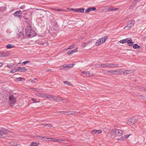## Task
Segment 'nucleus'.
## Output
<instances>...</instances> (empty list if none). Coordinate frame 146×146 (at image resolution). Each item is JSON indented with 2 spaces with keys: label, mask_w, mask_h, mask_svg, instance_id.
Masks as SVG:
<instances>
[{
  "label": "nucleus",
  "mask_w": 146,
  "mask_h": 146,
  "mask_svg": "<svg viewBox=\"0 0 146 146\" xmlns=\"http://www.w3.org/2000/svg\"><path fill=\"white\" fill-rule=\"evenodd\" d=\"M26 35L30 38L33 37L35 35V32L31 29L30 25L27 26L25 29Z\"/></svg>",
  "instance_id": "1"
},
{
  "label": "nucleus",
  "mask_w": 146,
  "mask_h": 146,
  "mask_svg": "<svg viewBox=\"0 0 146 146\" xmlns=\"http://www.w3.org/2000/svg\"><path fill=\"white\" fill-rule=\"evenodd\" d=\"M135 23V21L133 20L129 21L127 23V26L125 27L124 29H125L126 28H128L127 29L128 30L132 26H133Z\"/></svg>",
  "instance_id": "2"
},
{
  "label": "nucleus",
  "mask_w": 146,
  "mask_h": 146,
  "mask_svg": "<svg viewBox=\"0 0 146 146\" xmlns=\"http://www.w3.org/2000/svg\"><path fill=\"white\" fill-rule=\"evenodd\" d=\"M136 122L135 118L132 117L129 119L127 121V124L129 125H131L134 124Z\"/></svg>",
  "instance_id": "3"
},
{
  "label": "nucleus",
  "mask_w": 146,
  "mask_h": 146,
  "mask_svg": "<svg viewBox=\"0 0 146 146\" xmlns=\"http://www.w3.org/2000/svg\"><path fill=\"white\" fill-rule=\"evenodd\" d=\"M9 103L10 104H14L15 103L16 101V98H15L13 95H11L10 96L9 98Z\"/></svg>",
  "instance_id": "4"
},
{
  "label": "nucleus",
  "mask_w": 146,
  "mask_h": 146,
  "mask_svg": "<svg viewBox=\"0 0 146 146\" xmlns=\"http://www.w3.org/2000/svg\"><path fill=\"white\" fill-rule=\"evenodd\" d=\"M22 14V11H21L19 10L16 11L13 14V15L15 17L20 18L21 17V15Z\"/></svg>",
  "instance_id": "5"
},
{
  "label": "nucleus",
  "mask_w": 146,
  "mask_h": 146,
  "mask_svg": "<svg viewBox=\"0 0 146 146\" xmlns=\"http://www.w3.org/2000/svg\"><path fill=\"white\" fill-rule=\"evenodd\" d=\"M62 114L64 113L65 115H74L75 113L73 111H61L60 112Z\"/></svg>",
  "instance_id": "6"
},
{
  "label": "nucleus",
  "mask_w": 146,
  "mask_h": 146,
  "mask_svg": "<svg viewBox=\"0 0 146 146\" xmlns=\"http://www.w3.org/2000/svg\"><path fill=\"white\" fill-rule=\"evenodd\" d=\"M102 132V131L100 130H96L94 129L91 131L93 135L95 134H99L101 133Z\"/></svg>",
  "instance_id": "7"
},
{
  "label": "nucleus",
  "mask_w": 146,
  "mask_h": 146,
  "mask_svg": "<svg viewBox=\"0 0 146 146\" xmlns=\"http://www.w3.org/2000/svg\"><path fill=\"white\" fill-rule=\"evenodd\" d=\"M52 100L56 102H59L61 100L62 101V102H64V101L61 98H59L58 97L55 96L53 95V97L52 98Z\"/></svg>",
  "instance_id": "8"
},
{
  "label": "nucleus",
  "mask_w": 146,
  "mask_h": 146,
  "mask_svg": "<svg viewBox=\"0 0 146 146\" xmlns=\"http://www.w3.org/2000/svg\"><path fill=\"white\" fill-rule=\"evenodd\" d=\"M96 8L95 7H91L87 8L85 11L86 13H88L90 11H95L96 10Z\"/></svg>",
  "instance_id": "9"
},
{
  "label": "nucleus",
  "mask_w": 146,
  "mask_h": 146,
  "mask_svg": "<svg viewBox=\"0 0 146 146\" xmlns=\"http://www.w3.org/2000/svg\"><path fill=\"white\" fill-rule=\"evenodd\" d=\"M27 70V69L25 67H19L18 68V71H19L21 72H24L26 71Z\"/></svg>",
  "instance_id": "10"
},
{
  "label": "nucleus",
  "mask_w": 146,
  "mask_h": 146,
  "mask_svg": "<svg viewBox=\"0 0 146 146\" xmlns=\"http://www.w3.org/2000/svg\"><path fill=\"white\" fill-rule=\"evenodd\" d=\"M68 65L64 64L61 66L60 68L61 70H66L69 69L68 67Z\"/></svg>",
  "instance_id": "11"
},
{
  "label": "nucleus",
  "mask_w": 146,
  "mask_h": 146,
  "mask_svg": "<svg viewBox=\"0 0 146 146\" xmlns=\"http://www.w3.org/2000/svg\"><path fill=\"white\" fill-rule=\"evenodd\" d=\"M123 134V131L121 130H116L115 135L118 136H120Z\"/></svg>",
  "instance_id": "12"
},
{
  "label": "nucleus",
  "mask_w": 146,
  "mask_h": 146,
  "mask_svg": "<svg viewBox=\"0 0 146 146\" xmlns=\"http://www.w3.org/2000/svg\"><path fill=\"white\" fill-rule=\"evenodd\" d=\"M129 40V38H126L125 39H123L122 40H121L119 41V42L120 43L124 44L125 43H127L128 41Z\"/></svg>",
  "instance_id": "13"
},
{
  "label": "nucleus",
  "mask_w": 146,
  "mask_h": 146,
  "mask_svg": "<svg viewBox=\"0 0 146 146\" xmlns=\"http://www.w3.org/2000/svg\"><path fill=\"white\" fill-rule=\"evenodd\" d=\"M110 63H107L105 64H102L101 65L102 66V67L104 68H110Z\"/></svg>",
  "instance_id": "14"
},
{
  "label": "nucleus",
  "mask_w": 146,
  "mask_h": 146,
  "mask_svg": "<svg viewBox=\"0 0 146 146\" xmlns=\"http://www.w3.org/2000/svg\"><path fill=\"white\" fill-rule=\"evenodd\" d=\"M1 129H2L1 131L3 132V134H5L6 133H8L9 131L8 130H7V129H5L4 128L2 127L1 128Z\"/></svg>",
  "instance_id": "15"
},
{
  "label": "nucleus",
  "mask_w": 146,
  "mask_h": 146,
  "mask_svg": "<svg viewBox=\"0 0 146 146\" xmlns=\"http://www.w3.org/2000/svg\"><path fill=\"white\" fill-rule=\"evenodd\" d=\"M133 43L134 42H132L131 39V38H129V40L127 42L128 45L129 46H132Z\"/></svg>",
  "instance_id": "16"
},
{
  "label": "nucleus",
  "mask_w": 146,
  "mask_h": 146,
  "mask_svg": "<svg viewBox=\"0 0 146 146\" xmlns=\"http://www.w3.org/2000/svg\"><path fill=\"white\" fill-rule=\"evenodd\" d=\"M110 68L117 67L118 66V65L110 63Z\"/></svg>",
  "instance_id": "17"
},
{
  "label": "nucleus",
  "mask_w": 146,
  "mask_h": 146,
  "mask_svg": "<svg viewBox=\"0 0 146 146\" xmlns=\"http://www.w3.org/2000/svg\"><path fill=\"white\" fill-rule=\"evenodd\" d=\"M107 38V37L106 36L103 38H101L100 39L101 40V41L102 42V43H103L105 42Z\"/></svg>",
  "instance_id": "18"
},
{
  "label": "nucleus",
  "mask_w": 146,
  "mask_h": 146,
  "mask_svg": "<svg viewBox=\"0 0 146 146\" xmlns=\"http://www.w3.org/2000/svg\"><path fill=\"white\" fill-rule=\"evenodd\" d=\"M45 97L44 98L50 99L51 98H52L53 97V95H52L48 94H45Z\"/></svg>",
  "instance_id": "19"
},
{
  "label": "nucleus",
  "mask_w": 146,
  "mask_h": 146,
  "mask_svg": "<svg viewBox=\"0 0 146 146\" xmlns=\"http://www.w3.org/2000/svg\"><path fill=\"white\" fill-rule=\"evenodd\" d=\"M102 43V42L101 41V40L100 39H98L96 42V45L97 46H98L100 45Z\"/></svg>",
  "instance_id": "20"
},
{
  "label": "nucleus",
  "mask_w": 146,
  "mask_h": 146,
  "mask_svg": "<svg viewBox=\"0 0 146 146\" xmlns=\"http://www.w3.org/2000/svg\"><path fill=\"white\" fill-rule=\"evenodd\" d=\"M85 10L84 8H77V12H79L81 13H83Z\"/></svg>",
  "instance_id": "21"
},
{
  "label": "nucleus",
  "mask_w": 146,
  "mask_h": 146,
  "mask_svg": "<svg viewBox=\"0 0 146 146\" xmlns=\"http://www.w3.org/2000/svg\"><path fill=\"white\" fill-rule=\"evenodd\" d=\"M39 144V143L36 142H32L31 143L30 146H37Z\"/></svg>",
  "instance_id": "22"
},
{
  "label": "nucleus",
  "mask_w": 146,
  "mask_h": 146,
  "mask_svg": "<svg viewBox=\"0 0 146 146\" xmlns=\"http://www.w3.org/2000/svg\"><path fill=\"white\" fill-rule=\"evenodd\" d=\"M140 46L138 45L137 44H133V48L134 49H137V48H140Z\"/></svg>",
  "instance_id": "23"
},
{
  "label": "nucleus",
  "mask_w": 146,
  "mask_h": 146,
  "mask_svg": "<svg viewBox=\"0 0 146 146\" xmlns=\"http://www.w3.org/2000/svg\"><path fill=\"white\" fill-rule=\"evenodd\" d=\"M32 100L33 101V103H36L39 102H40L39 100H37L36 99L32 98H31Z\"/></svg>",
  "instance_id": "24"
},
{
  "label": "nucleus",
  "mask_w": 146,
  "mask_h": 146,
  "mask_svg": "<svg viewBox=\"0 0 146 146\" xmlns=\"http://www.w3.org/2000/svg\"><path fill=\"white\" fill-rule=\"evenodd\" d=\"M14 46L13 45H11L10 44H8L6 46V47L7 48H13Z\"/></svg>",
  "instance_id": "25"
},
{
  "label": "nucleus",
  "mask_w": 146,
  "mask_h": 146,
  "mask_svg": "<svg viewBox=\"0 0 146 146\" xmlns=\"http://www.w3.org/2000/svg\"><path fill=\"white\" fill-rule=\"evenodd\" d=\"M82 73L85 74L86 76H90V73L89 72H86V71H82Z\"/></svg>",
  "instance_id": "26"
},
{
  "label": "nucleus",
  "mask_w": 146,
  "mask_h": 146,
  "mask_svg": "<svg viewBox=\"0 0 146 146\" xmlns=\"http://www.w3.org/2000/svg\"><path fill=\"white\" fill-rule=\"evenodd\" d=\"M32 90H33L34 91H36L39 92H41V90H40V89H38V88H32Z\"/></svg>",
  "instance_id": "27"
},
{
  "label": "nucleus",
  "mask_w": 146,
  "mask_h": 146,
  "mask_svg": "<svg viewBox=\"0 0 146 146\" xmlns=\"http://www.w3.org/2000/svg\"><path fill=\"white\" fill-rule=\"evenodd\" d=\"M118 8H109V11H115V10H118Z\"/></svg>",
  "instance_id": "28"
},
{
  "label": "nucleus",
  "mask_w": 146,
  "mask_h": 146,
  "mask_svg": "<svg viewBox=\"0 0 146 146\" xmlns=\"http://www.w3.org/2000/svg\"><path fill=\"white\" fill-rule=\"evenodd\" d=\"M17 81H23L25 80L24 78H22L19 77L17 78Z\"/></svg>",
  "instance_id": "29"
},
{
  "label": "nucleus",
  "mask_w": 146,
  "mask_h": 146,
  "mask_svg": "<svg viewBox=\"0 0 146 146\" xmlns=\"http://www.w3.org/2000/svg\"><path fill=\"white\" fill-rule=\"evenodd\" d=\"M18 68H16L15 69H12L10 71V72L11 73H14L16 72H18Z\"/></svg>",
  "instance_id": "30"
},
{
  "label": "nucleus",
  "mask_w": 146,
  "mask_h": 146,
  "mask_svg": "<svg viewBox=\"0 0 146 146\" xmlns=\"http://www.w3.org/2000/svg\"><path fill=\"white\" fill-rule=\"evenodd\" d=\"M74 52V51H73V50H72L71 51H69L67 53V54L68 55H70L71 54H72Z\"/></svg>",
  "instance_id": "31"
},
{
  "label": "nucleus",
  "mask_w": 146,
  "mask_h": 146,
  "mask_svg": "<svg viewBox=\"0 0 146 146\" xmlns=\"http://www.w3.org/2000/svg\"><path fill=\"white\" fill-rule=\"evenodd\" d=\"M46 127H52V125H51L49 123H47L45 124V126Z\"/></svg>",
  "instance_id": "32"
},
{
  "label": "nucleus",
  "mask_w": 146,
  "mask_h": 146,
  "mask_svg": "<svg viewBox=\"0 0 146 146\" xmlns=\"http://www.w3.org/2000/svg\"><path fill=\"white\" fill-rule=\"evenodd\" d=\"M116 133V129H113L111 131V135H113L114 134Z\"/></svg>",
  "instance_id": "33"
},
{
  "label": "nucleus",
  "mask_w": 146,
  "mask_h": 146,
  "mask_svg": "<svg viewBox=\"0 0 146 146\" xmlns=\"http://www.w3.org/2000/svg\"><path fill=\"white\" fill-rule=\"evenodd\" d=\"M5 56L4 54V52H0V57H4Z\"/></svg>",
  "instance_id": "34"
},
{
  "label": "nucleus",
  "mask_w": 146,
  "mask_h": 146,
  "mask_svg": "<svg viewBox=\"0 0 146 146\" xmlns=\"http://www.w3.org/2000/svg\"><path fill=\"white\" fill-rule=\"evenodd\" d=\"M52 9L53 10H54L55 11H65L64 9Z\"/></svg>",
  "instance_id": "35"
},
{
  "label": "nucleus",
  "mask_w": 146,
  "mask_h": 146,
  "mask_svg": "<svg viewBox=\"0 0 146 146\" xmlns=\"http://www.w3.org/2000/svg\"><path fill=\"white\" fill-rule=\"evenodd\" d=\"M118 72L117 70H112L111 74H117Z\"/></svg>",
  "instance_id": "36"
},
{
  "label": "nucleus",
  "mask_w": 146,
  "mask_h": 146,
  "mask_svg": "<svg viewBox=\"0 0 146 146\" xmlns=\"http://www.w3.org/2000/svg\"><path fill=\"white\" fill-rule=\"evenodd\" d=\"M19 37L23 38V34L22 32H20L19 34Z\"/></svg>",
  "instance_id": "37"
},
{
  "label": "nucleus",
  "mask_w": 146,
  "mask_h": 146,
  "mask_svg": "<svg viewBox=\"0 0 146 146\" xmlns=\"http://www.w3.org/2000/svg\"><path fill=\"white\" fill-rule=\"evenodd\" d=\"M64 84H67V85H71L70 83L68 81H64Z\"/></svg>",
  "instance_id": "38"
},
{
  "label": "nucleus",
  "mask_w": 146,
  "mask_h": 146,
  "mask_svg": "<svg viewBox=\"0 0 146 146\" xmlns=\"http://www.w3.org/2000/svg\"><path fill=\"white\" fill-rule=\"evenodd\" d=\"M75 46L74 44H72V45H70L69 46V47L68 48V49H71L73 47H74Z\"/></svg>",
  "instance_id": "39"
},
{
  "label": "nucleus",
  "mask_w": 146,
  "mask_h": 146,
  "mask_svg": "<svg viewBox=\"0 0 146 146\" xmlns=\"http://www.w3.org/2000/svg\"><path fill=\"white\" fill-rule=\"evenodd\" d=\"M68 65V67L69 69L73 67L74 65V64H70Z\"/></svg>",
  "instance_id": "40"
},
{
  "label": "nucleus",
  "mask_w": 146,
  "mask_h": 146,
  "mask_svg": "<svg viewBox=\"0 0 146 146\" xmlns=\"http://www.w3.org/2000/svg\"><path fill=\"white\" fill-rule=\"evenodd\" d=\"M30 62V61L29 60H27L26 61H25L24 62H23L22 63V64H24V65H25L27 63H29Z\"/></svg>",
  "instance_id": "41"
},
{
  "label": "nucleus",
  "mask_w": 146,
  "mask_h": 146,
  "mask_svg": "<svg viewBox=\"0 0 146 146\" xmlns=\"http://www.w3.org/2000/svg\"><path fill=\"white\" fill-rule=\"evenodd\" d=\"M54 141H64V140H62L60 139H57L56 140H53Z\"/></svg>",
  "instance_id": "42"
},
{
  "label": "nucleus",
  "mask_w": 146,
  "mask_h": 146,
  "mask_svg": "<svg viewBox=\"0 0 146 146\" xmlns=\"http://www.w3.org/2000/svg\"><path fill=\"white\" fill-rule=\"evenodd\" d=\"M127 139V138H126L125 135L124 136L122 137L121 138L120 140H124V139Z\"/></svg>",
  "instance_id": "43"
},
{
  "label": "nucleus",
  "mask_w": 146,
  "mask_h": 146,
  "mask_svg": "<svg viewBox=\"0 0 146 146\" xmlns=\"http://www.w3.org/2000/svg\"><path fill=\"white\" fill-rule=\"evenodd\" d=\"M100 65L98 64H96L93 65L94 66L95 68H99Z\"/></svg>",
  "instance_id": "44"
},
{
  "label": "nucleus",
  "mask_w": 146,
  "mask_h": 146,
  "mask_svg": "<svg viewBox=\"0 0 146 146\" xmlns=\"http://www.w3.org/2000/svg\"><path fill=\"white\" fill-rule=\"evenodd\" d=\"M133 72V70H127V74H129Z\"/></svg>",
  "instance_id": "45"
},
{
  "label": "nucleus",
  "mask_w": 146,
  "mask_h": 146,
  "mask_svg": "<svg viewBox=\"0 0 146 146\" xmlns=\"http://www.w3.org/2000/svg\"><path fill=\"white\" fill-rule=\"evenodd\" d=\"M103 73L104 74H107L108 70H103Z\"/></svg>",
  "instance_id": "46"
},
{
  "label": "nucleus",
  "mask_w": 146,
  "mask_h": 146,
  "mask_svg": "<svg viewBox=\"0 0 146 146\" xmlns=\"http://www.w3.org/2000/svg\"><path fill=\"white\" fill-rule=\"evenodd\" d=\"M140 89L143 90H144V91H146V88L143 87H140Z\"/></svg>",
  "instance_id": "47"
},
{
  "label": "nucleus",
  "mask_w": 146,
  "mask_h": 146,
  "mask_svg": "<svg viewBox=\"0 0 146 146\" xmlns=\"http://www.w3.org/2000/svg\"><path fill=\"white\" fill-rule=\"evenodd\" d=\"M45 94H41L40 97H42L43 98H44L45 97Z\"/></svg>",
  "instance_id": "48"
},
{
  "label": "nucleus",
  "mask_w": 146,
  "mask_h": 146,
  "mask_svg": "<svg viewBox=\"0 0 146 146\" xmlns=\"http://www.w3.org/2000/svg\"><path fill=\"white\" fill-rule=\"evenodd\" d=\"M40 94H40V93H36L35 94V95L36 96L38 97H40V96L41 95Z\"/></svg>",
  "instance_id": "49"
},
{
  "label": "nucleus",
  "mask_w": 146,
  "mask_h": 146,
  "mask_svg": "<svg viewBox=\"0 0 146 146\" xmlns=\"http://www.w3.org/2000/svg\"><path fill=\"white\" fill-rule=\"evenodd\" d=\"M4 54L5 55V56H8L9 54V53L8 52H4Z\"/></svg>",
  "instance_id": "50"
},
{
  "label": "nucleus",
  "mask_w": 146,
  "mask_h": 146,
  "mask_svg": "<svg viewBox=\"0 0 146 146\" xmlns=\"http://www.w3.org/2000/svg\"><path fill=\"white\" fill-rule=\"evenodd\" d=\"M37 138L38 139H42L44 138V137H43L42 138L41 137L38 136V137Z\"/></svg>",
  "instance_id": "51"
},
{
  "label": "nucleus",
  "mask_w": 146,
  "mask_h": 146,
  "mask_svg": "<svg viewBox=\"0 0 146 146\" xmlns=\"http://www.w3.org/2000/svg\"><path fill=\"white\" fill-rule=\"evenodd\" d=\"M86 43H87L86 42L84 43V45H83L82 46L84 47H85L86 46Z\"/></svg>",
  "instance_id": "52"
},
{
  "label": "nucleus",
  "mask_w": 146,
  "mask_h": 146,
  "mask_svg": "<svg viewBox=\"0 0 146 146\" xmlns=\"http://www.w3.org/2000/svg\"><path fill=\"white\" fill-rule=\"evenodd\" d=\"M3 135V132L1 131V130H0V135Z\"/></svg>",
  "instance_id": "53"
},
{
  "label": "nucleus",
  "mask_w": 146,
  "mask_h": 146,
  "mask_svg": "<svg viewBox=\"0 0 146 146\" xmlns=\"http://www.w3.org/2000/svg\"><path fill=\"white\" fill-rule=\"evenodd\" d=\"M31 82L32 83H34L36 82L34 81V80L33 79L31 80Z\"/></svg>",
  "instance_id": "54"
},
{
  "label": "nucleus",
  "mask_w": 146,
  "mask_h": 146,
  "mask_svg": "<svg viewBox=\"0 0 146 146\" xmlns=\"http://www.w3.org/2000/svg\"><path fill=\"white\" fill-rule=\"evenodd\" d=\"M127 70H125L123 72V73L125 74H127Z\"/></svg>",
  "instance_id": "55"
},
{
  "label": "nucleus",
  "mask_w": 146,
  "mask_h": 146,
  "mask_svg": "<svg viewBox=\"0 0 146 146\" xmlns=\"http://www.w3.org/2000/svg\"><path fill=\"white\" fill-rule=\"evenodd\" d=\"M145 97L142 95H141V96H140V98H141V99H143Z\"/></svg>",
  "instance_id": "56"
},
{
  "label": "nucleus",
  "mask_w": 146,
  "mask_h": 146,
  "mask_svg": "<svg viewBox=\"0 0 146 146\" xmlns=\"http://www.w3.org/2000/svg\"><path fill=\"white\" fill-rule=\"evenodd\" d=\"M4 10L3 9H1V8H0V12H2Z\"/></svg>",
  "instance_id": "57"
},
{
  "label": "nucleus",
  "mask_w": 146,
  "mask_h": 146,
  "mask_svg": "<svg viewBox=\"0 0 146 146\" xmlns=\"http://www.w3.org/2000/svg\"><path fill=\"white\" fill-rule=\"evenodd\" d=\"M74 11L75 12H77V9H74Z\"/></svg>",
  "instance_id": "58"
},
{
  "label": "nucleus",
  "mask_w": 146,
  "mask_h": 146,
  "mask_svg": "<svg viewBox=\"0 0 146 146\" xmlns=\"http://www.w3.org/2000/svg\"><path fill=\"white\" fill-rule=\"evenodd\" d=\"M73 51H74V52L77 51H78L77 48L75 49V50H73Z\"/></svg>",
  "instance_id": "59"
},
{
  "label": "nucleus",
  "mask_w": 146,
  "mask_h": 146,
  "mask_svg": "<svg viewBox=\"0 0 146 146\" xmlns=\"http://www.w3.org/2000/svg\"><path fill=\"white\" fill-rule=\"evenodd\" d=\"M3 64L2 63L0 62V67L1 66L3 65Z\"/></svg>",
  "instance_id": "60"
},
{
  "label": "nucleus",
  "mask_w": 146,
  "mask_h": 146,
  "mask_svg": "<svg viewBox=\"0 0 146 146\" xmlns=\"http://www.w3.org/2000/svg\"><path fill=\"white\" fill-rule=\"evenodd\" d=\"M111 72H112V70L108 71V73H111Z\"/></svg>",
  "instance_id": "61"
},
{
  "label": "nucleus",
  "mask_w": 146,
  "mask_h": 146,
  "mask_svg": "<svg viewBox=\"0 0 146 146\" xmlns=\"http://www.w3.org/2000/svg\"><path fill=\"white\" fill-rule=\"evenodd\" d=\"M129 135H125L126 138H127L128 137H129Z\"/></svg>",
  "instance_id": "62"
},
{
  "label": "nucleus",
  "mask_w": 146,
  "mask_h": 146,
  "mask_svg": "<svg viewBox=\"0 0 146 146\" xmlns=\"http://www.w3.org/2000/svg\"><path fill=\"white\" fill-rule=\"evenodd\" d=\"M69 50L68 49V48H67V49H65L64 50V51H67V50Z\"/></svg>",
  "instance_id": "63"
},
{
  "label": "nucleus",
  "mask_w": 146,
  "mask_h": 146,
  "mask_svg": "<svg viewBox=\"0 0 146 146\" xmlns=\"http://www.w3.org/2000/svg\"><path fill=\"white\" fill-rule=\"evenodd\" d=\"M100 65L99 68L102 67V66H101V65H102V64H99Z\"/></svg>",
  "instance_id": "64"
}]
</instances>
